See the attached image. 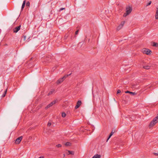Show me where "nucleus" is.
<instances>
[{
  "label": "nucleus",
  "instance_id": "6ab92c4d",
  "mask_svg": "<svg viewBox=\"0 0 158 158\" xmlns=\"http://www.w3.org/2000/svg\"><path fill=\"white\" fill-rule=\"evenodd\" d=\"M54 91V90H52L49 92L48 94V95H50L52 94H53Z\"/></svg>",
  "mask_w": 158,
  "mask_h": 158
},
{
  "label": "nucleus",
  "instance_id": "a211bd4d",
  "mask_svg": "<svg viewBox=\"0 0 158 158\" xmlns=\"http://www.w3.org/2000/svg\"><path fill=\"white\" fill-rule=\"evenodd\" d=\"M52 106V104L51 103H50L48 105H47V106H46V109H48Z\"/></svg>",
  "mask_w": 158,
  "mask_h": 158
},
{
  "label": "nucleus",
  "instance_id": "a878e982",
  "mask_svg": "<svg viewBox=\"0 0 158 158\" xmlns=\"http://www.w3.org/2000/svg\"><path fill=\"white\" fill-rule=\"evenodd\" d=\"M56 146L57 147V148H59V147H61V145L60 144H58V145H56Z\"/></svg>",
  "mask_w": 158,
  "mask_h": 158
},
{
  "label": "nucleus",
  "instance_id": "4468645a",
  "mask_svg": "<svg viewBox=\"0 0 158 158\" xmlns=\"http://www.w3.org/2000/svg\"><path fill=\"white\" fill-rule=\"evenodd\" d=\"M26 36L25 35H23L22 37V39L21 40V42H22L23 40L25 41L26 39Z\"/></svg>",
  "mask_w": 158,
  "mask_h": 158
},
{
  "label": "nucleus",
  "instance_id": "412c9836",
  "mask_svg": "<svg viewBox=\"0 0 158 158\" xmlns=\"http://www.w3.org/2000/svg\"><path fill=\"white\" fill-rule=\"evenodd\" d=\"M152 3L151 1H150L148 3H147L146 5V6H149Z\"/></svg>",
  "mask_w": 158,
  "mask_h": 158
},
{
  "label": "nucleus",
  "instance_id": "1a4fd4ad",
  "mask_svg": "<svg viewBox=\"0 0 158 158\" xmlns=\"http://www.w3.org/2000/svg\"><path fill=\"white\" fill-rule=\"evenodd\" d=\"M155 19H158V7H157L156 8V10L155 14Z\"/></svg>",
  "mask_w": 158,
  "mask_h": 158
},
{
  "label": "nucleus",
  "instance_id": "f8f14e48",
  "mask_svg": "<svg viewBox=\"0 0 158 158\" xmlns=\"http://www.w3.org/2000/svg\"><path fill=\"white\" fill-rule=\"evenodd\" d=\"M46 62H49L51 61V59L50 56L47 57L46 59Z\"/></svg>",
  "mask_w": 158,
  "mask_h": 158
},
{
  "label": "nucleus",
  "instance_id": "cd10ccee",
  "mask_svg": "<svg viewBox=\"0 0 158 158\" xmlns=\"http://www.w3.org/2000/svg\"><path fill=\"white\" fill-rule=\"evenodd\" d=\"M112 135L110 134V135L109 136L108 139L107 140V142L108 141V140L110 138V137Z\"/></svg>",
  "mask_w": 158,
  "mask_h": 158
},
{
  "label": "nucleus",
  "instance_id": "f3484780",
  "mask_svg": "<svg viewBox=\"0 0 158 158\" xmlns=\"http://www.w3.org/2000/svg\"><path fill=\"white\" fill-rule=\"evenodd\" d=\"M152 46L154 47H158V44L156 43L153 42L152 44Z\"/></svg>",
  "mask_w": 158,
  "mask_h": 158
},
{
  "label": "nucleus",
  "instance_id": "aec40b11",
  "mask_svg": "<svg viewBox=\"0 0 158 158\" xmlns=\"http://www.w3.org/2000/svg\"><path fill=\"white\" fill-rule=\"evenodd\" d=\"M71 143L69 142H67L65 143V145L66 146H70L71 145Z\"/></svg>",
  "mask_w": 158,
  "mask_h": 158
},
{
  "label": "nucleus",
  "instance_id": "0eeeda50",
  "mask_svg": "<svg viewBox=\"0 0 158 158\" xmlns=\"http://www.w3.org/2000/svg\"><path fill=\"white\" fill-rule=\"evenodd\" d=\"M21 26L20 25L15 27L13 29V32L14 33H17L20 29Z\"/></svg>",
  "mask_w": 158,
  "mask_h": 158
},
{
  "label": "nucleus",
  "instance_id": "393cba45",
  "mask_svg": "<svg viewBox=\"0 0 158 158\" xmlns=\"http://www.w3.org/2000/svg\"><path fill=\"white\" fill-rule=\"evenodd\" d=\"M65 8H60V10H59V11H60L62 10H65Z\"/></svg>",
  "mask_w": 158,
  "mask_h": 158
},
{
  "label": "nucleus",
  "instance_id": "39448f33",
  "mask_svg": "<svg viewBox=\"0 0 158 158\" xmlns=\"http://www.w3.org/2000/svg\"><path fill=\"white\" fill-rule=\"evenodd\" d=\"M23 138V137L21 136L17 138L15 140V143L17 144H19L21 141L22 140Z\"/></svg>",
  "mask_w": 158,
  "mask_h": 158
},
{
  "label": "nucleus",
  "instance_id": "5701e85b",
  "mask_svg": "<svg viewBox=\"0 0 158 158\" xmlns=\"http://www.w3.org/2000/svg\"><path fill=\"white\" fill-rule=\"evenodd\" d=\"M62 117H64L66 116V114L64 112L62 113Z\"/></svg>",
  "mask_w": 158,
  "mask_h": 158
},
{
  "label": "nucleus",
  "instance_id": "72a5a7b5",
  "mask_svg": "<svg viewBox=\"0 0 158 158\" xmlns=\"http://www.w3.org/2000/svg\"><path fill=\"white\" fill-rule=\"evenodd\" d=\"M5 94H3L2 95V96L4 97L5 96Z\"/></svg>",
  "mask_w": 158,
  "mask_h": 158
},
{
  "label": "nucleus",
  "instance_id": "b1692460",
  "mask_svg": "<svg viewBox=\"0 0 158 158\" xmlns=\"http://www.w3.org/2000/svg\"><path fill=\"white\" fill-rule=\"evenodd\" d=\"M26 5L27 6H29L30 2H27L26 4Z\"/></svg>",
  "mask_w": 158,
  "mask_h": 158
},
{
  "label": "nucleus",
  "instance_id": "6e6552de",
  "mask_svg": "<svg viewBox=\"0 0 158 158\" xmlns=\"http://www.w3.org/2000/svg\"><path fill=\"white\" fill-rule=\"evenodd\" d=\"M81 101L79 100L77 102V105L75 106V109H77L81 105Z\"/></svg>",
  "mask_w": 158,
  "mask_h": 158
},
{
  "label": "nucleus",
  "instance_id": "f704fd0d",
  "mask_svg": "<svg viewBox=\"0 0 158 158\" xmlns=\"http://www.w3.org/2000/svg\"><path fill=\"white\" fill-rule=\"evenodd\" d=\"M63 156H64V157L65 156V154H63Z\"/></svg>",
  "mask_w": 158,
  "mask_h": 158
},
{
  "label": "nucleus",
  "instance_id": "c85d7f7f",
  "mask_svg": "<svg viewBox=\"0 0 158 158\" xmlns=\"http://www.w3.org/2000/svg\"><path fill=\"white\" fill-rule=\"evenodd\" d=\"M78 33V30H77L75 32V35H77Z\"/></svg>",
  "mask_w": 158,
  "mask_h": 158
},
{
  "label": "nucleus",
  "instance_id": "7c9ffc66",
  "mask_svg": "<svg viewBox=\"0 0 158 158\" xmlns=\"http://www.w3.org/2000/svg\"><path fill=\"white\" fill-rule=\"evenodd\" d=\"M114 133V132H112V131L111 132V133H110V135H112Z\"/></svg>",
  "mask_w": 158,
  "mask_h": 158
},
{
  "label": "nucleus",
  "instance_id": "ddd939ff",
  "mask_svg": "<svg viewBox=\"0 0 158 158\" xmlns=\"http://www.w3.org/2000/svg\"><path fill=\"white\" fill-rule=\"evenodd\" d=\"M101 156L100 155H95L92 158H100Z\"/></svg>",
  "mask_w": 158,
  "mask_h": 158
},
{
  "label": "nucleus",
  "instance_id": "473e14b6",
  "mask_svg": "<svg viewBox=\"0 0 158 158\" xmlns=\"http://www.w3.org/2000/svg\"><path fill=\"white\" fill-rule=\"evenodd\" d=\"M39 158H44V157L43 156H40L39 157Z\"/></svg>",
  "mask_w": 158,
  "mask_h": 158
},
{
  "label": "nucleus",
  "instance_id": "f03ea898",
  "mask_svg": "<svg viewBox=\"0 0 158 158\" xmlns=\"http://www.w3.org/2000/svg\"><path fill=\"white\" fill-rule=\"evenodd\" d=\"M132 10V9L131 7H127L126 8V13H124L123 15V16L124 17L127 16L131 12Z\"/></svg>",
  "mask_w": 158,
  "mask_h": 158
},
{
  "label": "nucleus",
  "instance_id": "9d476101",
  "mask_svg": "<svg viewBox=\"0 0 158 158\" xmlns=\"http://www.w3.org/2000/svg\"><path fill=\"white\" fill-rule=\"evenodd\" d=\"M125 92L126 93H130V94H132L133 95H136V94L135 92H130L129 91H126Z\"/></svg>",
  "mask_w": 158,
  "mask_h": 158
},
{
  "label": "nucleus",
  "instance_id": "f257e3e1",
  "mask_svg": "<svg viewBox=\"0 0 158 158\" xmlns=\"http://www.w3.org/2000/svg\"><path fill=\"white\" fill-rule=\"evenodd\" d=\"M158 122V114L157 116L154 118L153 120L151 122L150 124V127H152L154 126Z\"/></svg>",
  "mask_w": 158,
  "mask_h": 158
},
{
  "label": "nucleus",
  "instance_id": "423d86ee",
  "mask_svg": "<svg viewBox=\"0 0 158 158\" xmlns=\"http://www.w3.org/2000/svg\"><path fill=\"white\" fill-rule=\"evenodd\" d=\"M125 23L124 22H122L121 23V24L117 27V29L118 31L121 28H122L123 27L124 24Z\"/></svg>",
  "mask_w": 158,
  "mask_h": 158
},
{
  "label": "nucleus",
  "instance_id": "7ed1b4c3",
  "mask_svg": "<svg viewBox=\"0 0 158 158\" xmlns=\"http://www.w3.org/2000/svg\"><path fill=\"white\" fill-rule=\"evenodd\" d=\"M141 52L145 54L148 55L150 54L152 52L150 50L146 48L142 49Z\"/></svg>",
  "mask_w": 158,
  "mask_h": 158
},
{
  "label": "nucleus",
  "instance_id": "dca6fc26",
  "mask_svg": "<svg viewBox=\"0 0 158 158\" xmlns=\"http://www.w3.org/2000/svg\"><path fill=\"white\" fill-rule=\"evenodd\" d=\"M150 66H145L143 67V68L146 69H150Z\"/></svg>",
  "mask_w": 158,
  "mask_h": 158
},
{
  "label": "nucleus",
  "instance_id": "9b49d317",
  "mask_svg": "<svg viewBox=\"0 0 158 158\" xmlns=\"http://www.w3.org/2000/svg\"><path fill=\"white\" fill-rule=\"evenodd\" d=\"M26 3V1L24 0L23 1V3L22 4V7H21V10H23L24 6Z\"/></svg>",
  "mask_w": 158,
  "mask_h": 158
},
{
  "label": "nucleus",
  "instance_id": "bb28decb",
  "mask_svg": "<svg viewBox=\"0 0 158 158\" xmlns=\"http://www.w3.org/2000/svg\"><path fill=\"white\" fill-rule=\"evenodd\" d=\"M51 125V122H49L48 123V126H50Z\"/></svg>",
  "mask_w": 158,
  "mask_h": 158
},
{
  "label": "nucleus",
  "instance_id": "4be33fe9",
  "mask_svg": "<svg viewBox=\"0 0 158 158\" xmlns=\"http://www.w3.org/2000/svg\"><path fill=\"white\" fill-rule=\"evenodd\" d=\"M56 102H57V100H55L53 101L51 103L52 104V105H53L55 104Z\"/></svg>",
  "mask_w": 158,
  "mask_h": 158
},
{
  "label": "nucleus",
  "instance_id": "c756f323",
  "mask_svg": "<svg viewBox=\"0 0 158 158\" xmlns=\"http://www.w3.org/2000/svg\"><path fill=\"white\" fill-rule=\"evenodd\" d=\"M121 91L119 89L117 91V94H119L121 93Z\"/></svg>",
  "mask_w": 158,
  "mask_h": 158
},
{
  "label": "nucleus",
  "instance_id": "2f4dec72",
  "mask_svg": "<svg viewBox=\"0 0 158 158\" xmlns=\"http://www.w3.org/2000/svg\"><path fill=\"white\" fill-rule=\"evenodd\" d=\"M6 92H7V90H6L5 91V94H6Z\"/></svg>",
  "mask_w": 158,
  "mask_h": 158
},
{
  "label": "nucleus",
  "instance_id": "20e7f679",
  "mask_svg": "<svg viewBox=\"0 0 158 158\" xmlns=\"http://www.w3.org/2000/svg\"><path fill=\"white\" fill-rule=\"evenodd\" d=\"M70 74H70L69 75H65L62 78H60L59 79H58L56 82L57 84L58 85L61 83L68 76L70 75Z\"/></svg>",
  "mask_w": 158,
  "mask_h": 158
},
{
  "label": "nucleus",
  "instance_id": "2eb2a0df",
  "mask_svg": "<svg viewBox=\"0 0 158 158\" xmlns=\"http://www.w3.org/2000/svg\"><path fill=\"white\" fill-rule=\"evenodd\" d=\"M68 155L71 154L72 155H73L74 154V152L73 151H68Z\"/></svg>",
  "mask_w": 158,
  "mask_h": 158
}]
</instances>
